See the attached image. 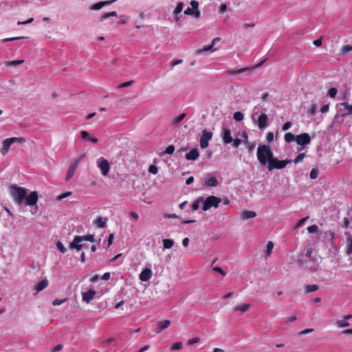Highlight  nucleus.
Here are the masks:
<instances>
[{"label": "nucleus", "instance_id": "obj_45", "mask_svg": "<svg viewBox=\"0 0 352 352\" xmlns=\"http://www.w3.org/2000/svg\"><path fill=\"white\" fill-rule=\"evenodd\" d=\"M10 138L13 143H14V142L23 143V142H25V139L22 137H19V138L13 137V138Z\"/></svg>", "mask_w": 352, "mask_h": 352}, {"label": "nucleus", "instance_id": "obj_30", "mask_svg": "<svg viewBox=\"0 0 352 352\" xmlns=\"http://www.w3.org/2000/svg\"><path fill=\"white\" fill-rule=\"evenodd\" d=\"M318 286L316 285H307L305 287V292L306 293H310L316 292L318 289Z\"/></svg>", "mask_w": 352, "mask_h": 352}, {"label": "nucleus", "instance_id": "obj_11", "mask_svg": "<svg viewBox=\"0 0 352 352\" xmlns=\"http://www.w3.org/2000/svg\"><path fill=\"white\" fill-rule=\"evenodd\" d=\"M346 236V253L347 255L352 254V230H349L345 232Z\"/></svg>", "mask_w": 352, "mask_h": 352}, {"label": "nucleus", "instance_id": "obj_47", "mask_svg": "<svg viewBox=\"0 0 352 352\" xmlns=\"http://www.w3.org/2000/svg\"><path fill=\"white\" fill-rule=\"evenodd\" d=\"M316 109H317V104H311V105L310 106V108L309 109V113L311 116H314L316 113Z\"/></svg>", "mask_w": 352, "mask_h": 352}, {"label": "nucleus", "instance_id": "obj_24", "mask_svg": "<svg viewBox=\"0 0 352 352\" xmlns=\"http://www.w3.org/2000/svg\"><path fill=\"white\" fill-rule=\"evenodd\" d=\"M109 5H111V2H108V1H100V2H98L96 3L93 4L90 7V10H99L101 8H102L104 6H109Z\"/></svg>", "mask_w": 352, "mask_h": 352}, {"label": "nucleus", "instance_id": "obj_48", "mask_svg": "<svg viewBox=\"0 0 352 352\" xmlns=\"http://www.w3.org/2000/svg\"><path fill=\"white\" fill-rule=\"evenodd\" d=\"M341 105L344 107V108L347 110L349 113H352V104L349 105V103L343 102L341 103Z\"/></svg>", "mask_w": 352, "mask_h": 352}, {"label": "nucleus", "instance_id": "obj_8", "mask_svg": "<svg viewBox=\"0 0 352 352\" xmlns=\"http://www.w3.org/2000/svg\"><path fill=\"white\" fill-rule=\"evenodd\" d=\"M97 166L100 168L102 175L105 176L109 173L110 170L109 163L103 157L97 160Z\"/></svg>", "mask_w": 352, "mask_h": 352}, {"label": "nucleus", "instance_id": "obj_5", "mask_svg": "<svg viewBox=\"0 0 352 352\" xmlns=\"http://www.w3.org/2000/svg\"><path fill=\"white\" fill-rule=\"evenodd\" d=\"M292 161L289 160H279L278 158L272 157L269 164H267V168L269 171H272L274 169H282L285 168Z\"/></svg>", "mask_w": 352, "mask_h": 352}, {"label": "nucleus", "instance_id": "obj_40", "mask_svg": "<svg viewBox=\"0 0 352 352\" xmlns=\"http://www.w3.org/2000/svg\"><path fill=\"white\" fill-rule=\"evenodd\" d=\"M24 38H26V37H25V36L10 37V38H6L3 39L1 41V42L6 43V42H10V41H16V40H20V39H24Z\"/></svg>", "mask_w": 352, "mask_h": 352}, {"label": "nucleus", "instance_id": "obj_20", "mask_svg": "<svg viewBox=\"0 0 352 352\" xmlns=\"http://www.w3.org/2000/svg\"><path fill=\"white\" fill-rule=\"evenodd\" d=\"M107 218L98 217L94 221L96 227L99 228H104L107 226Z\"/></svg>", "mask_w": 352, "mask_h": 352}, {"label": "nucleus", "instance_id": "obj_19", "mask_svg": "<svg viewBox=\"0 0 352 352\" xmlns=\"http://www.w3.org/2000/svg\"><path fill=\"white\" fill-rule=\"evenodd\" d=\"M78 166H76V162H72L69 166L67 175L65 176V180L69 181L74 175L76 170Z\"/></svg>", "mask_w": 352, "mask_h": 352}, {"label": "nucleus", "instance_id": "obj_46", "mask_svg": "<svg viewBox=\"0 0 352 352\" xmlns=\"http://www.w3.org/2000/svg\"><path fill=\"white\" fill-rule=\"evenodd\" d=\"M318 227L316 225H311L307 228L309 233H314L318 231Z\"/></svg>", "mask_w": 352, "mask_h": 352}, {"label": "nucleus", "instance_id": "obj_51", "mask_svg": "<svg viewBox=\"0 0 352 352\" xmlns=\"http://www.w3.org/2000/svg\"><path fill=\"white\" fill-rule=\"evenodd\" d=\"M148 171H149L151 173H152V174H153V175H155V174H157V172H158V168H157V167L156 166H155V165H151V166H149V168H148Z\"/></svg>", "mask_w": 352, "mask_h": 352}, {"label": "nucleus", "instance_id": "obj_23", "mask_svg": "<svg viewBox=\"0 0 352 352\" xmlns=\"http://www.w3.org/2000/svg\"><path fill=\"white\" fill-rule=\"evenodd\" d=\"M48 285V280L47 279H43L41 282H39L35 286L36 292L34 294H37L39 292L45 289Z\"/></svg>", "mask_w": 352, "mask_h": 352}, {"label": "nucleus", "instance_id": "obj_39", "mask_svg": "<svg viewBox=\"0 0 352 352\" xmlns=\"http://www.w3.org/2000/svg\"><path fill=\"white\" fill-rule=\"evenodd\" d=\"M338 93V89L336 87H331L328 90L327 95L331 98H334Z\"/></svg>", "mask_w": 352, "mask_h": 352}, {"label": "nucleus", "instance_id": "obj_3", "mask_svg": "<svg viewBox=\"0 0 352 352\" xmlns=\"http://www.w3.org/2000/svg\"><path fill=\"white\" fill-rule=\"evenodd\" d=\"M83 241H90L91 243L95 242V238L94 235L93 234H88L85 236H76L72 243L69 245V248L71 249H76V250L79 251L83 248V245L81 244V242Z\"/></svg>", "mask_w": 352, "mask_h": 352}, {"label": "nucleus", "instance_id": "obj_34", "mask_svg": "<svg viewBox=\"0 0 352 352\" xmlns=\"http://www.w3.org/2000/svg\"><path fill=\"white\" fill-rule=\"evenodd\" d=\"M24 62L23 60H11L8 61L6 65L7 66H16L18 65H20Z\"/></svg>", "mask_w": 352, "mask_h": 352}, {"label": "nucleus", "instance_id": "obj_63", "mask_svg": "<svg viewBox=\"0 0 352 352\" xmlns=\"http://www.w3.org/2000/svg\"><path fill=\"white\" fill-rule=\"evenodd\" d=\"M292 124L291 122H287L286 123L284 124L282 129L283 131H287L292 126Z\"/></svg>", "mask_w": 352, "mask_h": 352}, {"label": "nucleus", "instance_id": "obj_13", "mask_svg": "<svg viewBox=\"0 0 352 352\" xmlns=\"http://www.w3.org/2000/svg\"><path fill=\"white\" fill-rule=\"evenodd\" d=\"M153 272L150 268L144 269L139 275V278L142 282L148 281L152 276Z\"/></svg>", "mask_w": 352, "mask_h": 352}, {"label": "nucleus", "instance_id": "obj_52", "mask_svg": "<svg viewBox=\"0 0 352 352\" xmlns=\"http://www.w3.org/2000/svg\"><path fill=\"white\" fill-rule=\"evenodd\" d=\"M296 320V317L295 316H292L290 317H287L284 318V322L285 323H290L294 322Z\"/></svg>", "mask_w": 352, "mask_h": 352}, {"label": "nucleus", "instance_id": "obj_41", "mask_svg": "<svg viewBox=\"0 0 352 352\" xmlns=\"http://www.w3.org/2000/svg\"><path fill=\"white\" fill-rule=\"evenodd\" d=\"M273 248H274L273 242L268 241V243L267 244V250H266L267 256H270V254H272Z\"/></svg>", "mask_w": 352, "mask_h": 352}, {"label": "nucleus", "instance_id": "obj_12", "mask_svg": "<svg viewBox=\"0 0 352 352\" xmlns=\"http://www.w3.org/2000/svg\"><path fill=\"white\" fill-rule=\"evenodd\" d=\"M352 319V315L349 314L346 316L343 319L339 320L336 322V325L338 328H344L349 327L351 324L350 320Z\"/></svg>", "mask_w": 352, "mask_h": 352}, {"label": "nucleus", "instance_id": "obj_2", "mask_svg": "<svg viewBox=\"0 0 352 352\" xmlns=\"http://www.w3.org/2000/svg\"><path fill=\"white\" fill-rule=\"evenodd\" d=\"M256 155L259 163L263 166H265L269 164L274 154L270 145L261 144L257 148Z\"/></svg>", "mask_w": 352, "mask_h": 352}, {"label": "nucleus", "instance_id": "obj_15", "mask_svg": "<svg viewBox=\"0 0 352 352\" xmlns=\"http://www.w3.org/2000/svg\"><path fill=\"white\" fill-rule=\"evenodd\" d=\"M96 294V292L94 289H89V291L82 293V300L87 303H89L94 299Z\"/></svg>", "mask_w": 352, "mask_h": 352}, {"label": "nucleus", "instance_id": "obj_18", "mask_svg": "<svg viewBox=\"0 0 352 352\" xmlns=\"http://www.w3.org/2000/svg\"><path fill=\"white\" fill-rule=\"evenodd\" d=\"M12 144L11 138H7L3 141V147L1 149V153L3 155H6L8 153L10 147Z\"/></svg>", "mask_w": 352, "mask_h": 352}, {"label": "nucleus", "instance_id": "obj_42", "mask_svg": "<svg viewBox=\"0 0 352 352\" xmlns=\"http://www.w3.org/2000/svg\"><path fill=\"white\" fill-rule=\"evenodd\" d=\"M66 300H67V298H64V299L56 298L53 300L52 305L54 306L60 305L64 303Z\"/></svg>", "mask_w": 352, "mask_h": 352}, {"label": "nucleus", "instance_id": "obj_44", "mask_svg": "<svg viewBox=\"0 0 352 352\" xmlns=\"http://www.w3.org/2000/svg\"><path fill=\"white\" fill-rule=\"evenodd\" d=\"M182 348V342H175L171 346V349L173 351L179 350Z\"/></svg>", "mask_w": 352, "mask_h": 352}, {"label": "nucleus", "instance_id": "obj_55", "mask_svg": "<svg viewBox=\"0 0 352 352\" xmlns=\"http://www.w3.org/2000/svg\"><path fill=\"white\" fill-rule=\"evenodd\" d=\"M274 133L272 132H268L266 135V139L269 142H271L274 140Z\"/></svg>", "mask_w": 352, "mask_h": 352}, {"label": "nucleus", "instance_id": "obj_64", "mask_svg": "<svg viewBox=\"0 0 352 352\" xmlns=\"http://www.w3.org/2000/svg\"><path fill=\"white\" fill-rule=\"evenodd\" d=\"M108 18H109V16L108 15V12H106V13H102L100 16V21H105L106 19H107Z\"/></svg>", "mask_w": 352, "mask_h": 352}, {"label": "nucleus", "instance_id": "obj_60", "mask_svg": "<svg viewBox=\"0 0 352 352\" xmlns=\"http://www.w3.org/2000/svg\"><path fill=\"white\" fill-rule=\"evenodd\" d=\"M308 219H309V217H305V218H302V219H300V220L298 221V222L297 223L296 226H297V227H300V226H302L305 223V221H306Z\"/></svg>", "mask_w": 352, "mask_h": 352}, {"label": "nucleus", "instance_id": "obj_16", "mask_svg": "<svg viewBox=\"0 0 352 352\" xmlns=\"http://www.w3.org/2000/svg\"><path fill=\"white\" fill-rule=\"evenodd\" d=\"M183 8L184 3L182 2L177 3V6L173 11V17L176 22L178 21L181 18V12L183 10Z\"/></svg>", "mask_w": 352, "mask_h": 352}, {"label": "nucleus", "instance_id": "obj_1", "mask_svg": "<svg viewBox=\"0 0 352 352\" xmlns=\"http://www.w3.org/2000/svg\"><path fill=\"white\" fill-rule=\"evenodd\" d=\"M9 191L13 200L18 205L25 203L27 206H34L38 201V194L36 191L31 192L28 195L27 188L14 184L10 186Z\"/></svg>", "mask_w": 352, "mask_h": 352}, {"label": "nucleus", "instance_id": "obj_59", "mask_svg": "<svg viewBox=\"0 0 352 352\" xmlns=\"http://www.w3.org/2000/svg\"><path fill=\"white\" fill-rule=\"evenodd\" d=\"M199 340L200 339L198 337L193 338H192V339H190V340H189L188 341V345H192L193 344H195V343L199 342Z\"/></svg>", "mask_w": 352, "mask_h": 352}, {"label": "nucleus", "instance_id": "obj_35", "mask_svg": "<svg viewBox=\"0 0 352 352\" xmlns=\"http://www.w3.org/2000/svg\"><path fill=\"white\" fill-rule=\"evenodd\" d=\"M318 168H313L311 171H310V174H309V177L311 179H315L318 177Z\"/></svg>", "mask_w": 352, "mask_h": 352}, {"label": "nucleus", "instance_id": "obj_49", "mask_svg": "<svg viewBox=\"0 0 352 352\" xmlns=\"http://www.w3.org/2000/svg\"><path fill=\"white\" fill-rule=\"evenodd\" d=\"M342 53L345 54L352 51V45H345L342 48Z\"/></svg>", "mask_w": 352, "mask_h": 352}, {"label": "nucleus", "instance_id": "obj_62", "mask_svg": "<svg viewBox=\"0 0 352 352\" xmlns=\"http://www.w3.org/2000/svg\"><path fill=\"white\" fill-rule=\"evenodd\" d=\"M329 104H324L323 105L320 109V112L322 113H325L329 111Z\"/></svg>", "mask_w": 352, "mask_h": 352}, {"label": "nucleus", "instance_id": "obj_53", "mask_svg": "<svg viewBox=\"0 0 352 352\" xmlns=\"http://www.w3.org/2000/svg\"><path fill=\"white\" fill-rule=\"evenodd\" d=\"M190 4L191 6V8H193V10H197L199 6V2L195 0H192L190 2Z\"/></svg>", "mask_w": 352, "mask_h": 352}, {"label": "nucleus", "instance_id": "obj_43", "mask_svg": "<svg viewBox=\"0 0 352 352\" xmlns=\"http://www.w3.org/2000/svg\"><path fill=\"white\" fill-rule=\"evenodd\" d=\"M72 195V192L70 191H68V192H65L61 195H60L59 196L57 197V200L58 201H61L63 200V199L66 198V197H68L69 196H70Z\"/></svg>", "mask_w": 352, "mask_h": 352}, {"label": "nucleus", "instance_id": "obj_38", "mask_svg": "<svg viewBox=\"0 0 352 352\" xmlns=\"http://www.w3.org/2000/svg\"><path fill=\"white\" fill-rule=\"evenodd\" d=\"M305 157V153H301L298 154L295 157V159L293 160V162L295 164H298V163L300 162L301 161H302Z\"/></svg>", "mask_w": 352, "mask_h": 352}, {"label": "nucleus", "instance_id": "obj_28", "mask_svg": "<svg viewBox=\"0 0 352 352\" xmlns=\"http://www.w3.org/2000/svg\"><path fill=\"white\" fill-rule=\"evenodd\" d=\"M250 307V304H243L242 305L236 306L233 308V311H240L241 312L246 311Z\"/></svg>", "mask_w": 352, "mask_h": 352}, {"label": "nucleus", "instance_id": "obj_10", "mask_svg": "<svg viewBox=\"0 0 352 352\" xmlns=\"http://www.w3.org/2000/svg\"><path fill=\"white\" fill-rule=\"evenodd\" d=\"M296 142L297 144L302 146H305L310 143L311 138L308 133H303L300 135H298L296 137Z\"/></svg>", "mask_w": 352, "mask_h": 352}, {"label": "nucleus", "instance_id": "obj_4", "mask_svg": "<svg viewBox=\"0 0 352 352\" xmlns=\"http://www.w3.org/2000/svg\"><path fill=\"white\" fill-rule=\"evenodd\" d=\"M221 202V199L213 195H210L206 198L203 197V211H207L212 207L218 208L219 204Z\"/></svg>", "mask_w": 352, "mask_h": 352}, {"label": "nucleus", "instance_id": "obj_32", "mask_svg": "<svg viewBox=\"0 0 352 352\" xmlns=\"http://www.w3.org/2000/svg\"><path fill=\"white\" fill-rule=\"evenodd\" d=\"M213 46H214V42H212V43H211V44L208 45H206V46H204L203 48H201V49L197 51V54H202V53H204V52H208V51H209V50H212V48L213 47Z\"/></svg>", "mask_w": 352, "mask_h": 352}, {"label": "nucleus", "instance_id": "obj_14", "mask_svg": "<svg viewBox=\"0 0 352 352\" xmlns=\"http://www.w3.org/2000/svg\"><path fill=\"white\" fill-rule=\"evenodd\" d=\"M221 137L225 144H230L233 141L230 130L228 128L224 127L223 129Z\"/></svg>", "mask_w": 352, "mask_h": 352}, {"label": "nucleus", "instance_id": "obj_29", "mask_svg": "<svg viewBox=\"0 0 352 352\" xmlns=\"http://www.w3.org/2000/svg\"><path fill=\"white\" fill-rule=\"evenodd\" d=\"M174 245V241L172 239H164L163 240V245L164 249H170Z\"/></svg>", "mask_w": 352, "mask_h": 352}, {"label": "nucleus", "instance_id": "obj_37", "mask_svg": "<svg viewBox=\"0 0 352 352\" xmlns=\"http://www.w3.org/2000/svg\"><path fill=\"white\" fill-rule=\"evenodd\" d=\"M56 248L63 254H64L67 252L66 248L64 246V245L63 244V243L61 241H58L56 243Z\"/></svg>", "mask_w": 352, "mask_h": 352}, {"label": "nucleus", "instance_id": "obj_22", "mask_svg": "<svg viewBox=\"0 0 352 352\" xmlns=\"http://www.w3.org/2000/svg\"><path fill=\"white\" fill-rule=\"evenodd\" d=\"M204 184L208 186L214 187L218 184V181L215 177L208 175L204 182Z\"/></svg>", "mask_w": 352, "mask_h": 352}, {"label": "nucleus", "instance_id": "obj_25", "mask_svg": "<svg viewBox=\"0 0 352 352\" xmlns=\"http://www.w3.org/2000/svg\"><path fill=\"white\" fill-rule=\"evenodd\" d=\"M256 215V212L252 210H245L241 212V219L245 221L248 219L254 218Z\"/></svg>", "mask_w": 352, "mask_h": 352}, {"label": "nucleus", "instance_id": "obj_31", "mask_svg": "<svg viewBox=\"0 0 352 352\" xmlns=\"http://www.w3.org/2000/svg\"><path fill=\"white\" fill-rule=\"evenodd\" d=\"M284 140L286 142L289 143L294 141V140H296V137L294 134L291 133H287L285 134Z\"/></svg>", "mask_w": 352, "mask_h": 352}, {"label": "nucleus", "instance_id": "obj_54", "mask_svg": "<svg viewBox=\"0 0 352 352\" xmlns=\"http://www.w3.org/2000/svg\"><path fill=\"white\" fill-rule=\"evenodd\" d=\"M212 270L215 272H218V273L221 274L223 276L226 275V272L219 267H214L212 268Z\"/></svg>", "mask_w": 352, "mask_h": 352}, {"label": "nucleus", "instance_id": "obj_17", "mask_svg": "<svg viewBox=\"0 0 352 352\" xmlns=\"http://www.w3.org/2000/svg\"><path fill=\"white\" fill-rule=\"evenodd\" d=\"M199 156L198 148H192L188 153H186L185 158L187 160H196Z\"/></svg>", "mask_w": 352, "mask_h": 352}, {"label": "nucleus", "instance_id": "obj_21", "mask_svg": "<svg viewBox=\"0 0 352 352\" xmlns=\"http://www.w3.org/2000/svg\"><path fill=\"white\" fill-rule=\"evenodd\" d=\"M170 324V321L169 320H165L163 321H160L157 322V333H160L165 329L168 328Z\"/></svg>", "mask_w": 352, "mask_h": 352}, {"label": "nucleus", "instance_id": "obj_36", "mask_svg": "<svg viewBox=\"0 0 352 352\" xmlns=\"http://www.w3.org/2000/svg\"><path fill=\"white\" fill-rule=\"evenodd\" d=\"M233 118L236 121H241L244 118L243 114L240 111H236L234 113Z\"/></svg>", "mask_w": 352, "mask_h": 352}, {"label": "nucleus", "instance_id": "obj_61", "mask_svg": "<svg viewBox=\"0 0 352 352\" xmlns=\"http://www.w3.org/2000/svg\"><path fill=\"white\" fill-rule=\"evenodd\" d=\"M232 143H233V146L234 148H237L241 143V140L239 138H236L234 140H233L232 141Z\"/></svg>", "mask_w": 352, "mask_h": 352}, {"label": "nucleus", "instance_id": "obj_50", "mask_svg": "<svg viewBox=\"0 0 352 352\" xmlns=\"http://www.w3.org/2000/svg\"><path fill=\"white\" fill-rule=\"evenodd\" d=\"M175 151V146L173 145H169L166 148L165 153L166 154H173Z\"/></svg>", "mask_w": 352, "mask_h": 352}, {"label": "nucleus", "instance_id": "obj_33", "mask_svg": "<svg viewBox=\"0 0 352 352\" xmlns=\"http://www.w3.org/2000/svg\"><path fill=\"white\" fill-rule=\"evenodd\" d=\"M244 144L246 145V148L248 149L249 153H251L253 151V150L255 148L256 144L254 142H249L248 141H244Z\"/></svg>", "mask_w": 352, "mask_h": 352}, {"label": "nucleus", "instance_id": "obj_6", "mask_svg": "<svg viewBox=\"0 0 352 352\" xmlns=\"http://www.w3.org/2000/svg\"><path fill=\"white\" fill-rule=\"evenodd\" d=\"M256 110L257 109L254 108V114L252 116V120L254 121L256 120V123L259 129H264L267 125L268 117L265 113H263L261 115L258 116L256 118V116L258 114V111H256Z\"/></svg>", "mask_w": 352, "mask_h": 352}, {"label": "nucleus", "instance_id": "obj_9", "mask_svg": "<svg viewBox=\"0 0 352 352\" xmlns=\"http://www.w3.org/2000/svg\"><path fill=\"white\" fill-rule=\"evenodd\" d=\"M212 133L210 131H208L206 129H204L202 131V135L200 138V146L202 148H206L208 146V142L212 139Z\"/></svg>", "mask_w": 352, "mask_h": 352}, {"label": "nucleus", "instance_id": "obj_26", "mask_svg": "<svg viewBox=\"0 0 352 352\" xmlns=\"http://www.w3.org/2000/svg\"><path fill=\"white\" fill-rule=\"evenodd\" d=\"M201 206H203V197H200L195 200L191 205V208L192 210L195 211L197 210Z\"/></svg>", "mask_w": 352, "mask_h": 352}, {"label": "nucleus", "instance_id": "obj_27", "mask_svg": "<svg viewBox=\"0 0 352 352\" xmlns=\"http://www.w3.org/2000/svg\"><path fill=\"white\" fill-rule=\"evenodd\" d=\"M186 114L183 113L180 114L179 116L173 118L171 120V124H173V125L179 124L186 118Z\"/></svg>", "mask_w": 352, "mask_h": 352}, {"label": "nucleus", "instance_id": "obj_7", "mask_svg": "<svg viewBox=\"0 0 352 352\" xmlns=\"http://www.w3.org/2000/svg\"><path fill=\"white\" fill-rule=\"evenodd\" d=\"M263 63L264 60H262L259 62L258 64H256L254 67H246L239 69H228L226 71V73L229 75H236L243 73L250 74L254 69L261 67L263 64Z\"/></svg>", "mask_w": 352, "mask_h": 352}, {"label": "nucleus", "instance_id": "obj_56", "mask_svg": "<svg viewBox=\"0 0 352 352\" xmlns=\"http://www.w3.org/2000/svg\"><path fill=\"white\" fill-rule=\"evenodd\" d=\"M351 223L350 219L348 217H344L343 219L342 227L347 228Z\"/></svg>", "mask_w": 352, "mask_h": 352}, {"label": "nucleus", "instance_id": "obj_57", "mask_svg": "<svg viewBox=\"0 0 352 352\" xmlns=\"http://www.w3.org/2000/svg\"><path fill=\"white\" fill-rule=\"evenodd\" d=\"M227 5L226 3H223L220 6L219 11L221 14H223L227 11Z\"/></svg>", "mask_w": 352, "mask_h": 352}, {"label": "nucleus", "instance_id": "obj_58", "mask_svg": "<svg viewBox=\"0 0 352 352\" xmlns=\"http://www.w3.org/2000/svg\"><path fill=\"white\" fill-rule=\"evenodd\" d=\"M184 13L186 15H193L194 10L193 8L188 7L184 10Z\"/></svg>", "mask_w": 352, "mask_h": 352}]
</instances>
